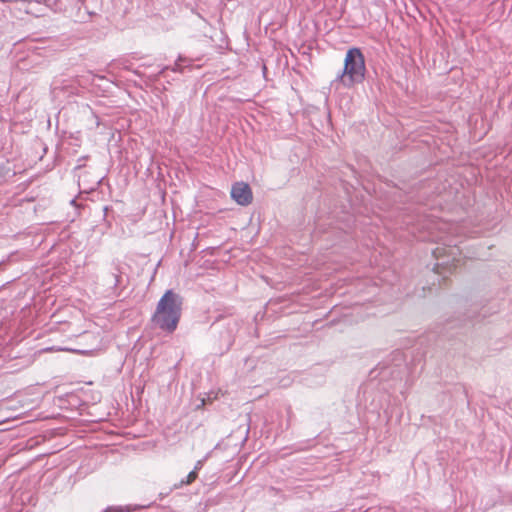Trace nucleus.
Masks as SVG:
<instances>
[{
  "label": "nucleus",
  "mask_w": 512,
  "mask_h": 512,
  "mask_svg": "<svg viewBox=\"0 0 512 512\" xmlns=\"http://www.w3.org/2000/svg\"><path fill=\"white\" fill-rule=\"evenodd\" d=\"M366 65L363 53L359 48H350L344 58V67L338 76L344 88H353L365 79Z\"/></svg>",
  "instance_id": "obj_2"
},
{
  "label": "nucleus",
  "mask_w": 512,
  "mask_h": 512,
  "mask_svg": "<svg viewBox=\"0 0 512 512\" xmlns=\"http://www.w3.org/2000/svg\"><path fill=\"white\" fill-rule=\"evenodd\" d=\"M197 469H198V466H196L195 470L191 471L187 475L186 480H182L180 482V485L178 487H181L182 485H190V484H192L197 479V477H198Z\"/></svg>",
  "instance_id": "obj_5"
},
{
  "label": "nucleus",
  "mask_w": 512,
  "mask_h": 512,
  "mask_svg": "<svg viewBox=\"0 0 512 512\" xmlns=\"http://www.w3.org/2000/svg\"><path fill=\"white\" fill-rule=\"evenodd\" d=\"M456 250H457L456 247L441 246V247H437L433 251V254H434V257L437 260H440V259L445 258L446 256H453V255H455V251Z\"/></svg>",
  "instance_id": "obj_4"
},
{
  "label": "nucleus",
  "mask_w": 512,
  "mask_h": 512,
  "mask_svg": "<svg viewBox=\"0 0 512 512\" xmlns=\"http://www.w3.org/2000/svg\"><path fill=\"white\" fill-rule=\"evenodd\" d=\"M45 351H59L58 349H54V348H47L45 349Z\"/></svg>",
  "instance_id": "obj_6"
},
{
  "label": "nucleus",
  "mask_w": 512,
  "mask_h": 512,
  "mask_svg": "<svg viewBox=\"0 0 512 512\" xmlns=\"http://www.w3.org/2000/svg\"><path fill=\"white\" fill-rule=\"evenodd\" d=\"M181 306L179 296L172 290H167L157 304L152 321L160 329L173 332L181 317Z\"/></svg>",
  "instance_id": "obj_1"
},
{
  "label": "nucleus",
  "mask_w": 512,
  "mask_h": 512,
  "mask_svg": "<svg viewBox=\"0 0 512 512\" xmlns=\"http://www.w3.org/2000/svg\"><path fill=\"white\" fill-rule=\"evenodd\" d=\"M231 197L242 206L249 205L253 199L250 186L244 182H237L232 186Z\"/></svg>",
  "instance_id": "obj_3"
}]
</instances>
